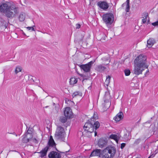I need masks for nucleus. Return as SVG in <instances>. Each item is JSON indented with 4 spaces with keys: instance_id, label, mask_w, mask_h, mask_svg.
<instances>
[{
    "instance_id": "6ab92c4d",
    "label": "nucleus",
    "mask_w": 158,
    "mask_h": 158,
    "mask_svg": "<svg viewBox=\"0 0 158 158\" xmlns=\"http://www.w3.org/2000/svg\"><path fill=\"white\" fill-rule=\"evenodd\" d=\"M148 16V14L147 12H144L143 13L142 18H143L142 19V21L143 23H146L147 20V18Z\"/></svg>"
},
{
    "instance_id": "9d476101",
    "label": "nucleus",
    "mask_w": 158,
    "mask_h": 158,
    "mask_svg": "<svg viewBox=\"0 0 158 158\" xmlns=\"http://www.w3.org/2000/svg\"><path fill=\"white\" fill-rule=\"evenodd\" d=\"M98 6L101 8L106 10L109 7L108 3L104 1H99L97 3Z\"/></svg>"
},
{
    "instance_id": "72a5a7b5",
    "label": "nucleus",
    "mask_w": 158,
    "mask_h": 158,
    "mask_svg": "<svg viewBox=\"0 0 158 158\" xmlns=\"http://www.w3.org/2000/svg\"><path fill=\"white\" fill-rule=\"evenodd\" d=\"M35 26H34L33 27H27V28L28 30H31V31H35V29L33 27H35Z\"/></svg>"
},
{
    "instance_id": "2eb2a0df",
    "label": "nucleus",
    "mask_w": 158,
    "mask_h": 158,
    "mask_svg": "<svg viewBox=\"0 0 158 158\" xmlns=\"http://www.w3.org/2000/svg\"><path fill=\"white\" fill-rule=\"evenodd\" d=\"M106 68V67L103 65V64H101L97 65L95 69L98 71L102 73Z\"/></svg>"
},
{
    "instance_id": "cd10ccee",
    "label": "nucleus",
    "mask_w": 158,
    "mask_h": 158,
    "mask_svg": "<svg viewBox=\"0 0 158 158\" xmlns=\"http://www.w3.org/2000/svg\"><path fill=\"white\" fill-rule=\"evenodd\" d=\"M26 135L30 137V138H32V131L31 130L28 129L26 133Z\"/></svg>"
},
{
    "instance_id": "de8ad7c7",
    "label": "nucleus",
    "mask_w": 158,
    "mask_h": 158,
    "mask_svg": "<svg viewBox=\"0 0 158 158\" xmlns=\"http://www.w3.org/2000/svg\"><path fill=\"white\" fill-rule=\"evenodd\" d=\"M148 22L149 21V19L148 20Z\"/></svg>"
},
{
    "instance_id": "f257e3e1",
    "label": "nucleus",
    "mask_w": 158,
    "mask_h": 158,
    "mask_svg": "<svg viewBox=\"0 0 158 158\" xmlns=\"http://www.w3.org/2000/svg\"><path fill=\"white\" fill-rule=\"evenodd\" d=\"M0 11L4 13L6 16L12 19L19 12L18 8L11 2H5L0 6Z\"/></svg>"
},
{
    "instance_id": "f3484780",
    "label": "nucleus",
    "mask_w": 158,
    "mask_h": 158,
    "mask_svg": "<svg viewBox=\"0 0 158 158\" xmlns=\"http://www.w3.org/2000/svg\"><path fill=\"white\" fill-rule=\"evenodd\" d=\"M55 143L52 138V136L51 135L50 136V139L48 143V145L49 147H53L54 146H55Z\"/></svg>"
},
{
    "instance_id": "7c9ffc66",
    "label": "nucleus",
    "mask_w": 158,
    "mask_h": 158,
    "mask_svg": "<svg viewBox=\"0 0 158 158\" xmlns=\"http://www.w3.org/2000/svg\"><path fill=\"white\" fill-rule=\"evenodd\" d=\"M124 72L125 75L126 76L129 75L131 73L130 70L128 69H126L125 70Z\"/></svg>"
},
{
    "instance_id": "473e14b6",
    "label": "nucleus",
    "mask_w": 158,
    "mask_h": 158,
    "mask_svg": "<svg viewBox=\"0 0 158 158\" xmlns=\"http://www.w3.org/2000/svg\"><path fill=\"white\" fill-rule=\"evenodd\" d=\"M55 113H57L59 111V106L58 105H56L55 106Z\"/></svg>"
},
{
    "instance_id": "a19ab883",
    "label": "nucleus",
    "mask_w": 158,
    "mask_h": 158,
    "mask_svg": "<svg viewBox=\"0 0 158 158\" xmlns=\"http://www.w3.org/2000/svg\"><path fill=\"white\" fill-rule=\"evenodd\" d=\"M149 72V70H148H148H147L145 73V76H146L147 75V73H148Z\"/></svg>"
},
{
    "instance_id": "2f4dec72",
    "label": "nucleus",
    "mask_w": 158,
    "mask_h": 158,
    "mask_svg": "<svg viewBox=\"0 0 158 158\" xmlns=\"http://www.w3.org/2000/svg\"><path fill=\"white\" fill-rule=\"evenodd\" d=\"M141 141V139H136L135 141L134 144L135 145H137Z\"/></svg>"
},
{
    "instance_id": "37998d69",
    "label": "nucleus",
    "mask_w": 158,
    "mask_h": 158,
    "mask_svg": "<svg viewBox=\"0 0 158 158\" xmlns=\"http://www.w3.org/2000/svg\"><path fill=\"white\" fill-rule=\"evenodd\" d=\"M12 134H14V135H15L16 136H17V134H16L15 133V132H14L13 133H12Z\"/></svg>"
},
{
    "instance_id": "3c124183",
    "label": "nucleus",
    "mask_w": 158,
    "mask_h": 158,
    "mask_svg": "<svg viewBox=\"0 0 158 158\" xmlns=\"http://www.w3.org/2000/svg\"><path fill=\"white\" fill-rule=\"evenodd\" d=\"M109 106H109L107 108H108L109 107Z\"/></svg>"
},
{
    "instance_id": "4c0bfd02",
    "label": "nucleus",
    "mask_w": 158,
    "mask_h": 158,
    "mask_svg": "<svg viewBox=\"0 0 158 158\" xmlns=\"http://www.w3.org/2000/svg\"><path fill=\"white\" fill-rule=\"evenodd\" d=\"M31 140H32L33 142L35 143H37L38 142L37 140L35 138H33V139L32 138Z\"/></svg>"
},
{
    "instance_id": "c756f323",
    "label": "nucleus",
    "mask_w": 158,
    "mask_h": 158,
    "mask_svg": "<svg viewBox=\"0 0 158 158\" xmlns=\"http://www.w3.org/2000/svg\"><path fill=\"white\" fill-rule=\"evenodd\" d=\"M67 118L64 116H61L60 117V121L62 123H65L67 121Z\"/></svg>"
},
{
    "instance_id": "bb28decb",
    "label": "nucleus",
    "mask_w": 158,
    "mask_h": 158,
    "mask_svg": "<svg viewBox=\"0 0 158 158\" xmlns=\"http://www.w3.org/2000/svg\"><path fill=\"white\" fill-rule=\"evenodd\" d=\"M127 5L125 11L127 12H129L130 8V0H127Z\"/></svg>"
},
{
    "instance_id": "b1692460",
    "label": "nucleus",
    "mask_w": 158,
    "mask_h": 158,
    "mask_svg": "<svg viewBox=\"0 0 158 158\" xmlns=\"http://www.w3.org/2000/svg\"><path fill=\"white\" fill-rule=\"evenodd\" d=\"M111 77L110 76L108 75L106 77V79L104 83L105 85H106L107 86H108L110 82V80Z\"/></svg>"
},
{
    "instance_id": "f8f14e48",
    "label": "nucleus",
    "mask_w": 158,
    "mask_h": 158,
    "mask_svg": "<svg viewBox=\"0 0 158 158\" xmlns=\"http://www.w3.org/2000/svg\"><path fill=\"white\" fill-rule=\"evenodd\" d=\"M107 141L103 139H100L98 142V145L100 148H102L107 145Z\"/></svg>"
},
{
    "instance_id": "a878e982",
    "label": "nucleus",
    "mask_w": 158,
    "mask_h": 158,
    "mask_svg": "<svg viewBox=\"0 0 158 158\" xmlns=\"http://www.w3.org/2000/svg\"><path fill=\"white\" fill-rule=\"evenodd\" d=\"M77 96H79L81 97L82 96L81 93L78 91L75 92L73 94L72 96L73 98H74Z\"/></svg>"
},
{
    "instance_id": "a18cd8bd",
    "label": "nucleus",
    "mask_w": 158,
    "mask_h": 158,
    "mask_svg": "<svg viewBox=\"0 0 158 158\" xmlns=\"http://www.w3.org/2000/svg\"><path fill=\"white\" fill-rule=\"evenodd\" d=\"M53 106H54V105H56L55 103H53Z\"/></svg>"
},
{
    "instance_id": "0eeeda50",
    "label": "nucleus",
    "mask_w": 158,
    "mask_h": 158,
    "mask_svg": "<svg viewBox=\"0 0 158 158\" xmlns=\"http://www.w3.org/2000/svg\"><path fill=\"white\" fill-rule=\"evenodd\" d=\"M95 61H91L85 64L81 65L79 66L81 69L86 72H89L93 64Z\"/></svg>"
},
{
    "instance_id": "49530a36",
    "label": "nucleus",
    "mask_w": 158,
    "mask_h": 158,
    "mask_svg": "<svg viewBox=\"0 0 158 158\" xmlns=\"http://www.w3.org/2000/svg\"><path fill=\"white\" fill-rule=\"evenodd\" d=\"M124 4H123L122 5V7H123V6H123Z\"/></svg>"
},
{
    "instance_id": "c85d7f7f",
    "label": "nucleus",
    "mask_w": 158,
    "mask_h": 158,
    "mask_svg": "<svg viewBox=\"0 0 158 158\" xmlns=\"http://www.w3.org/2000/svg\"><path fill=\"white\" fill-rule=\"evenodd\" d=\"M22 70V69L19 66H17L16 67L15 70V74H17L18 73L21 72Z\"/></svg>"
},
{
    "instance_id": "f03ea898",
    "label": "nucleus",
    "mask_w": 158,
    "mask_h": 158,
    "mask_svg": "<svg viewBox=\"0 0 158 158\" xmlns=\"http://www.w3.org/2000/svg\"><path fill=\"white\" fill-rule=\"evenodd\" d=\"M100 126V123L98 121H95L94 120L91 121L88 120V122L85 123L84 128L85 131H87L90 133L93 132L94 130H96Z\"/></svg>"
},
{
    "instance_id": "6e6552de",
    "label": "nucleus",
    "mask_w": 158,
    "mask_h": 158,
    "mask_svg": "<svg viewBox=\"0 0 158 158\" xmlns=\"http://www.w3.org/2000/svg\"><path fill=\"white\" fill-rule=\"evenodd\" d=\"M146 68L144 67L134 64V73L136 75H139L142 74V72Z\"/></svg>"
},
{
    "instance_id": "20e7f679",
    "label": "nucleus",
    "mask_w": 158,
    "mask_h": 158,
    "mask_svg": "<svg viewBox=\"0 0 158 158\" xmlns=\"http://www.w3.org/2000/svg\"><path fill=\"white\" fill-rule=\"evenodd\" d=\"M147 58L143 55H140L134 60V64L148 69V66L147 64Z\"/></svg>"
},
{
    "instance_id": "423d86ee",
    "label": "nucleus",
    "mask_w": 158,
    "mask_h": 158,
    "mask_svg": "<svg viewBox=\"0 0 158 158\" xmlns=\"http://www.w3.org/2000/svg\"><path fill=\"white\" fill-rule=\"evenodd\" d=\"M102 19L106 24L110 25L114 21L113 15L110 13L104 14L102 15Z\"/></svg>"
},
{
    "instance_id": "7ed1b4c3",
    "label": "nucleus",
    "mask_w": 158,
    "mask_h": 158,
    "mask_svg": "<svg viewBox=\"0 0 158 158\" xmlns=\"http://www.w3.org/2000/svg\"><path fill=\"white\" fill-rule=\"evenodd\" d=\"M116 152V149L113 146H108L102 151V158H113Z\"/></svg>"
},
{
    "instance_id": "9b49d317",
    "label": "nucleus",
    "mask_w": 158,
    "mask_h": 158,
    "mask_svg": "<svg viewBox=\"0 0 158 158\" xmlns=\"http://www.w3.org/2000/svg\"><path fill=\"white\" fill-rule=\"evenodd\" d=\"M48 156L49 158H61V155L60 153L54 151L50 152Z\"/></svg>"
},
{
    "instance_id": "f704fd0d",
    "label": "nucleus",
    "mask_w": 158,
    "mask_h": 158,
    "mask_svg": "<svg viewBox=\"0 0 158 158\" xmlns=\"http://www.w3.org/2000/svg\"><path fill=\"white\" fill-rule=\"evenodd\" d=\"M103 37L100 40L102 41H103L106 40V35L104 34H103Z\"/></svg>"
},
{
    "instance_id": "c03bdc74",
    "label": "nucleus",
    "mask_w": 158,
    "mask_h": 158,
    "mask_svg": "<svg viewBox=\"0 0 158 158\" xmlns=\"http://www.w3.org/2000/svg\"><path fill=\"white\" fill-rule=\"evenodd\" d=\"M108 64H104V65H106V66H107V65H108Z\"/></svg>"
},
{
    "instance_id": "dca6fc26",
    "label": "nucleus",
    "mask_w": 158,
    "mask_h": 158,
    "mask_svg": "<svg viewBox=\"0 0 158 158\" xmlns=\"http://www.w3.org/2000/svg\"><path fill=\"white\" fill-rule=\"evenodd\" d=\"M123 114L122 112H120L114 117V119L116 121H119L123 118Z\"/></svg>"
},
{
    "instance_id": "ea45409f",
    "label": "nucleus",
    "mask_w": 158,
    "mask_h": 158,
    "mask_svg": "<svg viewBox=\"0 0 158 158\" xmlns=\"http://www.w3.org/2000/svg\"><path fill=\"white\" fill-rule=\"evenodd\" d=\"M94 131V132L95 136H96L97 135V132L96 131V130H95V131Z\"/></svg>"
},
{
    "instance_id": "5701e85b",
    "label": "nucleus",
    "mask_w": 158,
    "mask_h": 158,
    "mask_svg": "<svg viewBox=\"0 0 158 158\" xmlns=\"http://www.w3.org/2000/svg\"><path fill=\"white\" fill-rule=\"evenodd\" d=\"M25 18V13L22 12L21 13L19 17V20L20 21H23Z\"/></svg>"
},
{
    "instance_id": "4468645a",
    "label": "nucleus",
    "mask_w": 158,
    "mask_h": 158,
    "mask_svg": "<svg viewBox=\"0 0 158 158\" xmlns=\"http://www.w3.org/2000/svg\"><path fill=\"white\" fill-rule=\"evenodd\" d=\"M101 150L99 149H96L94 150L90 155V156H100Z\"/></svg>"
},
{
    "instance_id": "8fccbe9b",
    "label": "nucleus",
    "mask_w": 158,
    "mask_h": 158,
    "mask_svg": "<svg viewBox=\"0 0 158 158\" xmlns=\"http://www.w3.org/2000/svg\"><path fill=\"white\" fill-rule=\"evenodd\" d=\"M56 150L57 151H58L57 150V149H56Z\"/></svg>"
},
{
    "instance_id": "c9c22d12",
    "label": "nucleus",
    "mask_w": 158,
    "mask_h": 158,
    "mask_svg": "<svg viewBox=\"0 0 158 158\" xmlns=\"http://www.w3.org/2000/svg\"><path fill=\"white\" fill-rule=\"evenodd\" d=\"M126 144L125 143H123L121 144V148L123 149L126 146Z\"/></svg>"
},
{
    "instance_id": "4be33fe9",
    "label": "nucleus",
    "mask_w": 158,
    "mask_h": 158,
    "mask_svg": "<svg viewBox=\"0 0 158 158\" xmlns=\"http://www.w3.org/2000/svg\"><path fill=\"white\" fill-rule=\"evenodd\" d=\"M78 81V79L75 77H72L70 79L69 81L70 84L71 85H73L77 83Z\"/></svg>"
},
{
    "instance_id": "412c9836",
    "label": "nucleus",
    "mask_w": 158,
    "mask_h": 158,
    "mask_svg": "<svg viewBox=\"0 0 158 158\" xmlns=\"http://www.w3.org/2000/svg\"><path fill=\"white\" fill-rule=\"evenodd\" d=\"M32 138H30V137L28 135H26L22 139V142L24 143H26L28 142L30 140H31Z\"/></svg>"
},
{
    "instance_id": "ddd939ff",
    "label": "nucleus",
    "mask_w": 158,
    "mask_h": 158,
    "mask_svg": "<svg viewBox=\"0 0 158 158\" xmlns=\"http://www.w3.org/2000/svg\"><path fill=\"white\" fill-rule=\"evenodd\" d=\"M49 147L48 146H47L44 148L40 152L38 153L41 154L40 156L41 157H44L46 155L47 152L49 149Z\"/></svg>"
},
{
    "instance_id": "79ce46f5",
    "label": "nucleus",
    "mask_w": 158,
    "mask_h": 158,
    "mask_svg": "<svg viewBox=\"0 0 158 158\" xmlns=\"http://www.w3.org/2000/svg\"><path fill=\"white\" fill-rule=\"evenodd\" d=\"M84 35H82V36H81V39H80V40L81 41H82V39H83V38L84 37Z\"/></svg>"
},
{
    "instance_id": "aec40b11",
    "label": "nucleus",
    "mask_w": 158,
    "mask_h": 158,
    "mask_svg": "<svg viewBox=\"0 0 158 158\" xmlns=\"http://www.w3.org/2000/svg\"><path fill=\"white\" fill-rule=\"evenodd\" d=\"M109 138L114 139L118 143L119 139V137L116 135L111 134Z\"/></svg>"
},
{
    "instance_id": "1a4fd4ad",
    "label": "nucleus",
    "mask_w": 158,
    "mask_h": 158,
    "mask_svg": "<svg viewBox=\"0 0 158 158\" xmlns=\"http://www.w3.org/2000/svg\"><path fill=\"white\" fill-rule=\"evenodd\" d=\"M64 116L67 118H72L73 113L70 107H67L65 108L64 111Z\"/></svg>"
},
{
    "instance_id": "393cba45",
    "label": "nucleus",
    "mask_w": 158,
    "mask_h": 158,
    "mask_svg": "<svg viewBox=\"0 0 158 158\" xmlns=\"http://www.w3.org/2000/svg\"><path fill=\"white\" fill-rule=\"evenodd\" d=\"M98 116L97 113L96 112H94L93 116L89 120L91 121L94 120L95 121V120L98 119Z\"/></svg>"
},
{
    "instance_id": "39448f33",
    "label": "nucleus",
    "mask_w": 158,
    "mask_h": 158,
    "mask_svg": "<svg viewBox=\"0 0 158 158\" xmlns=\"http://www.w3.org/2000/svg\"><path fill=\"white\" fill-rule=\"evenodd\" d=\"M65 133L63 127L60 126H58L55 134V137L56 139H61L64 141Z\"/></svg>"
},
{
    "instance_id": "e433bc0d",
    "label": "nucleus",
    "mask_w": 158,
    "mask_h": 158,
    "mask_svg": "<svg viewBox=\"0 0 158 158\" xmlns=\"http://www.w3.org/2000/svg\"><path fill=\"white\" fill-rule=\"evenodd\" d=\"M152 25L154 26H156L158 25V21L155 22L154 23H152Z\"/></svg>"
},
{
    "instance_id": "58836bf2",
    "label": "nucleus",
    "mask_w": 158,
    "mask_h": 158,
    "mask_svg": "<svg viewBox=\"0 0 158 158\" xmlns=\"http://www.w3.org/2000/svg\"><path fill=\"white\" fill-rule=\"evenodd\" d=\"M81 27V25L79 24H76V28L77 29H79Z\"/></svg>"
},
{
    "instance_id": "a211bd4d",
    "label": "nucleus",
    "mask_w": 158,
    "mask_h": 158,
    "mask_svg": "<svg viewBox=\"0 0 158 158\" xmlns=\"http://www.w3.org/2000/svg\"><path fill=\"white\" fill-rule=\"evenodd\" d=\"M155 43V40L153 38H150L147 41V46L149 48L151 47Z\"/></svg>"
},
{
    "instance_id": "09e8293b",
    "label": "nucleus",
    "mask_w": 158,
    "mask_h": 158,
    "mask_svg": "<svg viewBox=\"0 0 158 158\" xmlns=\"http://www.w3.org/2000/svg\"><path fill=\"white\" fill-rule=\"evenodd\" d=\"M48 107V106H46V107H46V108H47V107Z\"/></svg>"
}]
</instances>
